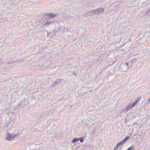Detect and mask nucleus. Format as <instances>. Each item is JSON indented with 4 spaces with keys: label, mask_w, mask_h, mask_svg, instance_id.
<instances>
[{
    "label": "nucleus",
    "mask_w": 150,
    "mask_h": 150,
    "mask_svg": "<svg viewBox=\"0 0 150 150\" xmlns=\"http://www.w3.org/2000/svg\"><path fill=\"white\" fill-rule=\"evenodd\" d=\"M135 59V58L134 59H132V60L130 62H128V64H129V65H130V67H131L132 66L133 64V60H134Z\"/></svg>",
    "instance_id": "ddd939ff"
},
{
    "label": "nucleus",
    "mask_w": 150,
    "mask_h": 150,
    "mask_svg": "<svg viewBox=\"0 0 150 150\" xmlns=\"http://www.w3.org/2000/svg\"><path fill=\"white\" fill-rule=\"evenodd\" d=\"M129 138V137L128 136H127L121 142H122V143L123 144L124 143H125L127 140Z\"/></svg>",
    "instance_id": "9d476101"
},
{
    "label": "nucleus",
    "mask_w": 150,
    "mask_h": 150,
    "mask_svg": "<svg viewBox=\"0 0 150 150\" xmlns=\"http://www.w3.org/2000/svg\"><path fill=\"white\" fill-rule=\"evenodd\" d=\"M57 86V84H56V83H54V82L53 83L50 85V86L51 88H53L56 86Z\"/></svg>",
    "instance_id": "2eb2a0df"
},
{
    "label": "nucleus",
    "mask_w": 150,
    "mask_h": 150,
    "mask_svg": "<svg viewBox=\"0 0 150 150\" xmlns=\"http://www.w3.org/2000/svg\"><path fill=\"white\" fill-rule=\"evenodd\" d=\"M148 101H149V102H150V98L149 99V100H148Z\"/></svg>",
    "instance_id": "aec40b11"
},
{
    "label": "nucleus",
    "mask_w": 150,
    "mask_h": 150,
    "mask_svg": "<svg viewBox=\"0 0 150 150\" xmlns=\"http://www.w3.org/2000/svg\"><path fill=\"white\" fill-rule=\"evenodd\" d=\"M62 80V79H59L56 80L54 81V83H56L57 85H58L59 84L61 83V81Z\"/></svg>",
    "instance_id": "1a4fd4ad"
},
{
    "label": "nucleus",
    "mask_w": 150,
    "mask_h": 150,
    "mask_svg": "<svg viewBox=\"0 0 150 150\" xmlns=\"http://www.w3.org/2000/svg\"><path fill=\"white\" fill-rule=\"evenodd\" d=\"M53 23L52 21L47 22L45 23L43 25V27L45 28H47L50 25H52Z\"/></svg>",
    "instance_id": "0eeeda50"
},
{
    "label": "nucleus",
    "mask_w": 150,
    "mask_h": 150,
    "mask_svg": "<svg viewBox=\"0 0 150 150\" xmlns=\"http://www.w3.org/2000/svg\"><path fill=\"white\" fill-rule=\"evenodd\" d=\"M104 11V8H98L96 10L90 11L88 13L90 15H93L95 14H97L101 13Z\"/></svg>",
    "instance_id": "f257e3e1"
},
{
    "label": "nucleus",
    "mask_w": 150,
    "mask_h": 150,
    "mask_svg": "<svg viewBox=\"0 0 150 150\" xmlns=\"http://www.w3.org/2000/svg\"><path fill=\"white\" fill-rule=\"evenodd\" d=\"M2 64V63H0V64Z\"/></svg>",
    "instance_id": "412c9836"
},
{
    "label": "nucleus",
    "mask_w": 150,
    "mask_h": 150,
    "mask_svg": "<svg viewBox=\"0 0 150 150\" xmlns=\"http://www.w3.org/2000/svg\"><path fill=\"white\" fill-rule=\"evenodd\" d=\"M148 13H150V9L148 10L146 13V14H147Z\"/></svg>",
    "instance_id": "a211bd4d"
},
{
    "label": "nucleus",
    "mask_w": 150,
    "mask_h": 150,
    "mask_svg": "<svg viewBox=\"0 0 150 150\" xmlns=\"http://www.w3.org/2000/svg\"><path fill=\"white\" fill-rule=\"evenodd\" d=\"M22 61H21V60H18L16 61H14L12 62H9L8 63H7L8 64H11V63H14L16 62H17L18 63H20Z\"/></svg>",
    "instance_id": "9b49d317"
},
{
    "label": "nucleus",
    "mask_w": 150,
    "mask_h": 150,
    "mask_svg": "<svg viewBox=\"0 0 150 150\" xmlns=\"http://www.w3.org/2000/svg\"><path fill=\"white\" fill-rule=\"evenodd\" d=\"M78 140H79L81 142H82L84 141L83 138V137L79 138H78Z\"/></svg>",
    "instance_id": "f3484780"
},
{
    "label": "nucleus",
    "mask_w": 150,
    "mask_h": 150,
    "mask_svg": "<svg viewBox=\"0 0 150 150\" xmlns=\"http://www.w3.org/2000/svg\"><path fill=\"white\" fill-rule=\"evenodd\" d=\"M79 141L78 138H74L72 140V142L73 143H75L76 142Z\"/></svg>",
    "instance_id": "4468645a"
},
{
    "label": "nucleus",
    "mask_w": 150,
    "mask_h": 150,
    "mask_svg": "<svg viewBox=\"0 0 150 150\" xmlns=\"http://www.w3.org/2000/svg\"><path fill=\"white\" fill-rule=\"evenodd\" d=\"M53 62V60L51 58H49L47 60L44 64V66L45 67H49L51 65Z\"/></svg>",
    "instance_id": "20e7f679"
},
{
    "label": "nucleus",
    "mask_w": 150,
    "mask_h": 150,
    "mask_svg": "<svg viewBox=\"0 0 150 150\" xmlns=\"http://www.w3.org/2000/svg\"><path fill=\"white\" fill-rule=\"evenodd\" d=\"M54 31H52V32H51V33H51V34H52V33H54Z\"/></svg>",
    "instance_id": "6ab92c4d"
},
{
    "label": "nucleus",
    "mask_w": 150,
    "mask_h": 150,
    "mask_svg": "<svg viewBox=\"0 0 150 150\" xmlns=\"http://www.w3.org/2000/svg\"><path fill=\"white\" fill-rule=\"evenodd\" d=\"M17 136L18 135L16 134H10L8 133L6 136L5 139L10 141L13 140L17 138Z\"/></svg>",
    "instance_id": "f03ea898"
},
{
    "label": "nucleus",
    "mask_w": 150,
    "mask_h": 150,
    "mask_svg": "<svg viewBox=\"0 0 150 150\" xmlns=\"http://www.w3.org/2000/svg\"><path fill=\"white\" fill-rule=\"evenodd\" d=\"M45 15L46 16L50 18H54L57 16V14L54 13H46Z\"/></svg>",
    "instance_id": "39448f33"
},
{
    "label": "nucleus",
    "mask_w": 150,
    "mask_h": 150,
    "mask_svg": "<svg viewBox=\"0 0 150 150\" xmlns=\"http://www.w3.org/2000/svg\"><path fill=\"white\" fill-rule=\"evenodd\" d=\"M125 65V66L126 67H127V69H128L129 68L131 67H130V65H129V64H128V62L126 63H125L124 64Z\"/></svg>",
    "instance_id": "f8f14e48"
},
{
    "label": "nucleus",
    "mask_w": 150,
    "mask_h": 150,
    "mask_svg": "<svg viewBox=\"0 0 150 150\" xmlns=\"http://www.w3.org/2000/svg\"><path fill=\"white\" fill-rule=\"evenodd\" d=\"M137 102L138 101L136 100L134 102L132 103L129 104L126 108V111H128L134 108V107L135 106V104L137 103Z\"/></svg>",
    "instance_id": "7ed1b4c3"
},
{
    "label": "nucleus",
    "mask_w": 150,
    "mask_h": 150,
    "mask_svg": "<svg viewBox=\"0 0 150 150\" xmlns=\"http://www.w3.org/2000/svg\"><path fill=\"white\" fill-rule=\"evenodd\" d=\"M123 145V144L122 143V142H120L117 144L114 149V150H117L119 147L122 146Z\"/></svg>",
    "instance_id": "6e6552de"
},
{
    "label": "nucleus",
    "mask_w": 150,
    "mask_h": 150,
    "mask_svg": "<svg viewBox=\"0 0 150 150\" xmlns=\"http://www.w3.org/2000/svg\"><path fill=\"white\" fill-rule=\"evenodd\" d=\"M55 35V34H54V35L53 34V35Z\"/></svg>",
    "instance_id": "4be33fe9"
},
{
    "label": "nucleus",
    "mask_w": 150,
    "mask_h": 150,
    "mask_svg": "<svg viewBox=\"0 0 150 150\" xmlns=\"http://www.w3.org/2000/svg\"><path fill=\"white\" fill-rule=\"evenodd\" d=\"M119 69H120L121 71L123 72L126 71L127 70V67H126L124 64H121L119 67Z\"/></svg>",
    "instance_id": "423d86ee"
},
{
    "label": "nucleus",
    "mask_w": 150,
    "mask_h": 150,
    "mask_svg": "<svg viewBox=\"0 0 150 150\" xmlns=\"http://www.w3.org/2000/svg\"><path fill=\"white\" fill-rule=\"evenodd\" d=\"M134 149V146H131L129 147L128 148L127 150H133Z\"/></svg>",
    "instance_id": "dca6fc26"
}]
</instances>
